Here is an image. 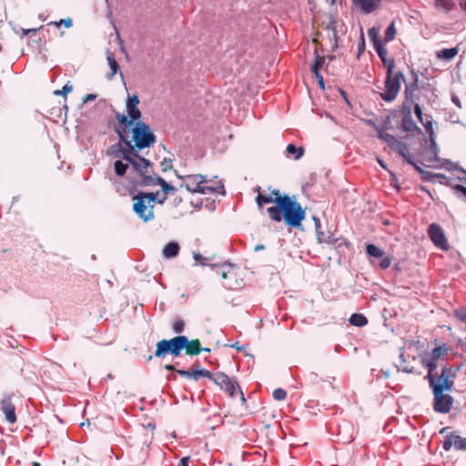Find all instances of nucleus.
<instances>
[{
  "mask_svg": "<svg viewBox=\"0 0 466 466\" xmlns=\"http://www.w3.org/2000/svg\"><path fill=\"white\" fill-rule=\"evenodd\" d=\"M127 163L130 164L132 170L140 176L141 186H144L147 177H155V176H151V162L139 156L138 152H134L131 160L127 161Z\"/></svg>",
  "mask_w": 466,
  "mask_h": 466,
  "instance_id": "obj_8",
  "label": "nucleus"
},
{
  "mask_svg": "<svg viewBox=\"0 0 466 466\" xmlns=\"http://www.w3.org/2000/svg\"><path fill=\"white\" fill-rule=\"evenodd\" d=\"M73 89L72 86L69 85V84H66L63 86V88L61 90H56L54 92L55 95L56 96H60V95H66L67 93L71 92Z\"/></svg>",
  "mask_w": 466,
  "mask_h": 466,
  "instance_id": "obj_50",
  "label": "nucleus"
},
{
  "mask_svg": "<svg viewBox=\"0 0 466 466\" xmlns=\"http://www.w3.org/2000/svg\"><path fill=\"white\" fill-rule=\"evenodd\" d=\"M179 249V245L175 241H171L165 246L163 249V256L166 258H175L178 255Z\"/></svg>",
  "mask_w": 466,
  "mask_h": 466,
  "instance_id": "obj_23",
  "label": "nucleus"
},
{
  "mask_svg": "<svg viewBox=\"0 0 466 466\" xmlns=\"http://www.w3.org/2000/svg\"><path fill=\"white\" fill-rule=\"evenodd\" d=\"M116 119L118 121V123L120 125H122L123 127H131V126H135V123L136 121L133 120L131 117L124 114H116Z\"/></svg>",
  "mask_w": 466,
  "mask_h": 466,
  "instance_id": "obj_41",
  "label": "nucleus"
},
{
  "mask_svg": "<svg viewBox=\"0 0 466 466\" xmlns=\"http://www.w3.org/2000/svg\"><path fill=\"white\" fill-rule=\"evenodd\" d=\"M256 190L258 191L256 202L259 208H262L264 204L274 203L273 197L271 195L260 192V187H258Z\"/></svg>",
  "mask_w": 466,
  "mask_h": 466,
  "instance_id": "obj_27",
  "label": "nucleus"
},
{
  "mask_svg": "<svg viewBox=\"0 0 466 466\" xmlns=\"http://www.w3.org/2000/svg\"><path fill=\"white\" fill-rule=\"evenodd\" d=\"M325 62V58L323 56H320L317 51L315 52V60L313 65L311 66V72L313 74H317L321 69L323 64Z\"/></svg>",
  "mask_w": 466,
  "mask_h": 466,
  "instance_id": "obj_38",
  "label": "nucleus"
},
{
  "mask_svg": "<svg viewBox=\"0 0 466 466\" xmlns=\"http://www.w3.org/2000/svg\"><path fill=\"white\" fill-rule=\"evenodd\" d=\"M453 189L461 195V197H463L466 200V187L462 185H456L454 186Z\"/></svg>",
  "mask_w": 466,
  "mask_h": 466,
  "instance_id": "obj_54",
  "label": "nucleus"
},
{
  "mask_svg": "<svg viewBox=\"0 0 466 466\" xmlns=\"http://www.w3.org/2000/svg\"><path fill=\"white\" fill-rule=\"evenodd\" d=\"M458 370L459 368L453 370L452 367L444 365L441 367V372L437 370H427L428 372L424 379L427 380L431 391L439 390V388H441V390L452 391L454 388L453 379L456 377V371Z\"/></svg>",
  "mask_w": 466,
  "mask_h": 466,
  "instance_id": "obj_2",
  "label": "nucleus"
},
{
  "mask_svg": "<svg viewBox=\"0 0 466 466\" xmlns=\"http://www.w3.org/2000/svg\"><path fill=\"white\" fill-rule=\"evenodd\" d=\"M453 316L461 321V323L465 324V330H466V308L465 307H460L456 309L453 311Z\"/></svg>",
  "mask_w": 466,
  "mask_h": 466,
  "instance_id": "obj_42",
  "label": "nucleus"
},
{
  "mask_svg": "<svg viewBox=\"0 0 466 466\" xmlns=\"http://www.w3.org/2000/svg\"><path fill=\"white\" fill-rule=\"evenodd\" d=\"M194 259L196 260V262H198V264L202 265V266H205L207 265V258H204L201 254L199 253H196L194 254Z\"/></svg>",
  "mask_w": 466,
  "mask_h": 466,
  "instance_id": "obj_55",
  "label": "nucleus"
},
{
  "mask_svg": "<svg viewBox=\"0 0 466 466\" xmlns=\"http://www.w3.org/2000/svg\"><path fill=\"white\" fill-rule=\"evenodd\" d=\"M396 35V28L394 23H391L385 31L384 41L390 42L394 39Z\"/></svg>",
  "mask_w": 466,
  "mask_h": 466,
  "instance_id": "obj_43",
  "label": "nucleus"
},
{
  "mask_svg": "<svg viewBox=\"0 0 466 466\" xmlns=\"http://www.w3.org/2000/svg\"><path fill=\"white\" fill-rule=\"evenodd\" d=\"M268 195H271L273 197V200H274V203L276 204V206H279V199H283V197H284L280 194L279 190H278V189L272 190Z\"/></svg>",
  "mask_w": 466,
  "mask_h": 466,
  "instance_id": "obj_51",
  "label": "nucleus"
},
{
  "mask_svg": "<svg viewBox=\"0 0 466 466\" xmlns=\"http://www.w3.org/2000/svg\"><path fill=\"white\" fill-rule=\"evenodd\" d=\"M350 323L352 326L363 327L368 323V319L363 314L353 313L350 318Z\"/></svg>",
  "mask_w": 466,
  "mask_h": 466,
  "instance_id": "obj_29",
  "label": "nucleus"
},
{
  "mask_svg": "<svg viewBox=\"0 0 466 466\" xmlns=\"http://www.w3.org/2000/svg\"><path fill=\"white\" fill-rule=\"evenodd\" d=\"M324 234L322 232H318V239L319 242L331 243V238L329 237L328 239L323 238Z\"/></svg>",
  "mask_w": 466,
  "mask_h": 466,
  "instance_id": "obj_58",
  "label": "nucleus"
},
{
  "mask_svg": "<svg viewBox=\"0 0 466 466\" xmlns=\"http://www.w3.org/2000/svg\"><path fill=\"white\" fill-rule=\"evenodd\" d=\"M279 206L267 208L269 218L276 222L284 219L285 223L292 228L299 227L305 218V211L301 205L287 195H284L283 199H279Z\"/></svg>",
  "mask_w": 466,
  "mask_h": 466,
  "instance_id": "obj_1",
  "label": "nucleus"
},
{
  "mask_svg": "<svg viewBox=\"0 0 466 466\" xmlns=\"http://www.w3.org/2000/svg\"><path fill=\"white\" fill-rule=\"evenodd\" d=\"M191 375L194 380L198 381L200 377L208 378V380H212V378L214 376V373L210 372L207 370H191Z\"/></svg>",
  "mask_w": 466,
  "mask_h": 466,
  "instance_id": "obj_36",
  "label": "nucleus"
},
{
  "mask_svg": "<svg viewBox=\"0 0 466 466\" xmlns=\"http://www.w3.org/2000/svg\"><path fill=\"white\" fill-rule=\"evenodd\" d=\"M159 185L165 193L163 198L159 199L157 202L159 204H163L165 200L167 199V195L169 192H175L176 188L168 184L164 178H162L159 176H155V177H147L146 181L144 182V187H150V186H157Z\"/></svg>",
  "mask_w": 466,
  "mask_h": 466,
  "instance_id": "obj_14",
  "label": "nucleus"
},
{
  "mask_svg": "<svg viewBox=\"0 0 466 466\" xmlns=\"http://www.w3.org/2000/svg\"><path fill=\"white\" fill-rule=\"evenodd\" d=\"M187 345V336H177L171 339H162L157 343L155 357L164 358L167 353L178 357L181 350Z\"/></svg>",
  "mask_w": 466,
  "mask_h": 466,
  "instance_id": "obj_6",
  "label": "nucleus"
},
{
  "mask_svg": "<svg viewBox=\"0 0 466 466\" xmlns=\"http://www.w3.org/2000/svg\"><path fill=\"white\" fill-rule=\"evenodd\" d=\"M432 177V174L429 171H425V179L424 180H430Z\"/></svg>",
  "mask_w": 466,
  "mask_h": 466,
  "instance_id": "obj_63",
  "label": "nucleus"
},
{
  "mask_svg": "<svg viewBox=\"0 0 466 466\" xmlns=\"http://www.w3.org/2000/svg\"><path fill=\"white\" fill-rule=\"evenodd\" d=\"M436 7L448 13L455 6L454 0H434Z\"/></svg>",
  "mask_w": 466,
  "mask_h": 466,
  "instance_id": "obj_33",
  "label": "nucleus"
},
{
  "mask_svg": "<svg viewBox=\"0 0 466 466\" xmlns=\"http://www.w3.org/2000/svg\"><path fill=\"white\" fill-rule=\"evenodd\" d=\"M135 203L133 205L134 212L144 222H148L154 219V210L151 206L147 204L143 199V197L138 195L134 197Z\"/></svg>",
  "mask_w": 466,
  "mask_h": 466,
  "instance_id": "obj_12",
  "label": "nucleus"
},
{
  "mask_svg": "<svg viewBox=\"0 0 466 466\" xmlns=\"http://www.w3.org/2000/svg\"><path fill=\"white\" fill-rule=\"evenodd\" d=\"M354 5L363 14H370L376 11L381 5L382 0H351Z\"/></svg>",
  "mask_w": 466,
  "mask_h": 466,
  "instance_id": "obj_19",
  "label": "nucleus"
},
{
  "mask_svg": "<svg viewBox=\"0 0 466 466\" xmlns=\"http://www.w3.org/2000/svg\"><path fill=\"white\" fill-rule=\"evenodd\" d=\"M177 372L182 377L192 378L191 370H177Z\"/></svg>",
  "mask_w": 466,
  "mask_h": 466,
  "instance_id": "obj_57",
  "label": "nucleus"
},
{
  "mask_svg": "<svg viewBox=\"0 0 466 466\" xmlns=\"http://www.w3.org/2000/svg\"><path fill=\"white\" fill-rule=\"evenodd\" d=\"M139 98L138 96L134 94L132 96H128L127 99V105L138 106Z\"/></svg>",
  "mask_w": 466,
  "mask_h": 466,
  "instance_id": "obj_52",
  "label": "nucleus"
},
{
  "mask_svg": "<svg viewBox=\"0 0 466 466\" xmlns=\"http://www.w3.org/2000/svg\"><path fill=\"white\" fill-rule=\"evenodd\" d=\"M374 49L380 58L382 64L386 66V69H388V66L392 64V67H395V60L394 58H387L388 51L386 47L382 44H377L376 46H374Z\"/></svg>",
  "mask_w": 466,
  "mask_h": 466,
  "instance_id": "obj_21",
  "label": "nucleus"
},
{
  "mask_svg": "<svg viewBox=\"0 0 466 466\" xmlns=\"http://www.w3.org/2000/svg\"><path fill=\"white\" fill-rule=\"evenodd\" d=\"M439 390H432L433 394V410L438 413H448L451 411L453 405V397L448 393H445L446 390H441V388Z\"/></svg>",
  "mask_w": 466,
  "mask_h": 466,
  "instance_id": "obj_9",
  "label": "nucleus"
},
{
  "mask_svg": "<svg viewBox=\"0 0 466 466\" xmlns=\"http://www.w3.org/2000/svg\"><path fill=\"white\" fill-rule=\"evenodd\" d=\"M47 25H55L57 28H59L61 25H65L66 27L69 28L73 25V21L71 18H66V19H60L59 21H56V22H50Z\"/></svg>",
  "mask_w": 466,
  "mask_h": 466,
  "instance_id": "obj_45",
  "label": "nucleus"
},
{
  "mask_svg": "<svg viewBox=\"0 0 466 466\" xmlns=\"http://www.w3.org/2000/svg\"><path fill=\"white\" fill-rule=\"evenodd\" d=\"M207 179L203 175H189L186 177V182L184 187L186 189L192 193H198V188L201 187V184H206Z\"/></svg>",
  "mask_w": 466,
  "mask_h": 466,
  "instance_id": "obj_18",
  "label": "nucleus"
},
{
  "mask_svg": "<svg viewBox=\"0 0 466 466\" xmlns=\"http://www.w3.org/2000/svg\"><path fill=\"white\" fill-rule=\"evenodd\" d=\"M368 36L373 44V47L376 46L377 44H382V40L380 35V31L376 27H371L368 30Z\"/></svg>",
  "mask_w": 466,
  "mask_h": 466,
  "instance_id": "obj_35",
  "label": "nucleus"
},
{
  "mask_svg": "<svg viewBox=\"0 0 466 466\" xmlns=\"http://www.w3.org/2000/svg\"><path fill=\"white\" fill-rule=\"evenodd\" d=\"M415 79L414 83L410 85H407L405 87V101L402 105L401 111L403 113V116H411V107H410V102H412V93L417 89V81H418V76L414 74Z\"/></svg>",
  "mask_w": 466,
  "mask_h": 466,
  "instance_id": "obj_16",
  "label": "nucleus"
},
{
  "mask_svg": "<svg viewBox=\"0 0 466 466\" xmlns=\"http://www.w3.org/2000/svg\"><path fill=\"white\" fill-rule=\"evenodd\" d=\"M451 100L457 106L461 107V102L458 96H453Z\"/></svg>",
  "mask_w": 466,
  "mask_h": 466,
  "instance_id": "obj_62",
  "label": "nucleus"
},
{
  "mask_svg": "<svg viewBox=\"0 0 466 466\" xmlns=\"http://www.w3.org/2000/svg\"><path fill=\"white\" fill-rule=\"evenodd\" d=\"M96 98V95L88 94L83 100L84 103H87L89 101H94Z\"/></svg>",
  "mask_w": 466,
  "mask_h": 466,
  "instance_id": "obj_59",
  "label": "nucleus"
},
{
  "mask_svg": "<svg viewBox=\"0 0 466 466\" xmlns=\"http://www.w3.org/2000/svg\"><path fill=\"white\" fill-rule=\"evenodd\" d=\"M286 152L288 155H293L294 158L298 160L303 156L304 149L302 147H296L293 144H289L286 148Z\"/></svg>",
  "mask_w": 466,
  "mask_h": 466,
  "instance_id": "obj_32",
  "label": "nucleus"
},
{
  "mask_svg": "<svg viewBox=\"0 0 466 466\" xmlns=\"http://www.w3.org/2000/svg\"><path fill=\"white\" fill-rule=\"evenodd\" d=\"M184 349L186 350V354L189 356L198 355L202 351L199 339L189 340L187 339V345Z\"/></svg>",
  "mask_w": 466,
  "mask_h": 466,
  "instance_id": "obj_22",
  "label": "nucleus"
},
{
  "mask_svg": "<svg viewBox=\"0 0 466 466\" xmlns=\"http://www.w3.org/2000/svg\"><path fill=\"white\" fill-rule=\"evenodd\" d=\"M428 236L432 243L441 250H448L449 244L442 228L436 223H431L428 228Z\"/></svg>",
  "mask_w": 466,
  "mask_h": 466,
  "instance_id": "obj_11",
  "label": "nucleus"
},
{
  "mask_svg": "<svg viewBox=\"0 0 466 466\" xmlns=\"http://www.w3.org/2000/svg\"><path fill=\"white\" fill-rule=\"evenodd\" d=\"M339 441L342 443H350L354 440V428L350 422L344 421L338 426Z\"/></svg>",
  "mask_w": 466,
  "mask_h": 466,
  "instance_id": "obj_17",
  "label": "nucleus"
},
{
  "mask_svg": "<svg viewBox=\"0 0 466 466\" xmlns=\"http://www.w3.org/2000/svg\"><path fill=\"white\" fill-rule=\"evenodd\" d=\"M400 363L396 365L397 369H398V371L401 370L405 373H412L413 372V368H409L408 366L405 365V362H406V359H405V355H404V352L401 351L400 353Z\"/></svg>",
  "mask_w": 466,
  "mask_h": 466,
  "instance_id": "obj_39",
  "label": "nucleus"
},
{
  "mask_svg": "<svg viewBox=\"0 0 466 466\" xmlns=\"http://www.w3.org/2000/svg\"><path fill=\"white\" fill-rule=\"evenodd\" d=\"M273 398L277 400H283L286 399L287 397V392L286 390H284L283 389H276L274 391H273Z\"/></svg>",
  "mask_w": 466,
  "mask_h": 466,
  "instance_id": "obj_47",
  "label": "nucleus"
},
{
  "mask_svg": "<svg viewBox=\"0 0 466 466\" xmlns=\"http://www.w3.org/2000/svg\"><path fill=\"white\" fill-rule=\"evenodd\" d=\"M414 113H415L416 116L418 117L419 121L420 123H423V121H424L423 114H422L421 107L420 106L419 104H415V106H414Z\"/></svg>",
  "mask_w": 466,
  "mask_h": 466,
  "instance_id": "obj_53",
  "label": "nucleus"
},
{
  "mask_svg": "<svg viewBox=\"0 0 466 466\" xmlns=\"http://www.w3.org/2000/svg\"><path fill=\"white\" fill-rule=\"evenodd\" d=\"M0 410L5 414V420L9 423L16 421L15 406L12 402V396H5L0 402Z\"/></svg>",
  "mask_w": 466,
  "mask_h": 466,
  "instance_id": "obj_15",
  "label": "nucleus"
},
{
  "mask_svg": "<svg viewBox=\"0 0 466 466\" xmlns=\"http://www.w3.org/2000/svg\"><path fill=\"white\" fill-rule=\"evenodd\" d=\"M158 193H149V192H139L137 195L139 197H143V199L154 208V204L157 202V195Z\"/></svg>",
  "mask_w": 466,
  "mask_h": 466,
  "instance_id": "obj_40",
  "label": "nucleus"
},
{
  "mask_svg": "<svg viewBox=\"0 0 466 466\" xmlns=\"http://www.w3.org/2000/svg\"><path fill=\"white\" fill-rule=\"evenodd\" d=\"M132 140L134 142V145H132L134 152H138L154 145L157 137L147 123L137 121L132 129Z\"/></svg>",
  "mask_w": 466,
  "mask_h": 466,
  "instance_id": "obj_3",
  "label": "nucleus"
},
{
  "mask_svg": "<svg viewBox=\"0 0 466 466\" xmlns=\"http://www.w3.org/2000/svg\"><path fill=\"white\" fill-rule=\"evenodd\" d=\"M458 52V47L444 48L437 52V56L441 59L450 61L457 56Z\"/></svg>",
  "mask_w": 466,
  "mask_h": 466,
  "instance_id": "obj_25",
  "label": "nucleus"
},
{
  "mask_svg": "<svg viewBox=\"0 0 466 466\" xmlns=\"http://www.w3.org/2000/svg\"><path fill=\"white\" fill-rule=\"evenodd\" d=\"M366 254L370 258H380L384 256V252L374 244H368L366 246Z\"/></svg>",
  "mask_w": 466,
  "mask_h": 466,
  "instance_id": "obj_28",
  "label": "nucleus"
},
{
  "mask_svg": "<svg viewBox=\"0 0 466 466\" xmlns=\"http://www.w3.org/2000/svg\"><path fill=\"white\" fill-rule=\"evenodd\" d=\"M226 267L231 268L232 265L230 263H225V264L220 265L219 267H218V273H219L223 279H227L228 274V271L225 270Z\"/></svg>",
  "mask_w": 466,
  "mask_h": 466,
  "instance_id": "obj_49",
  "label": "nucleus"
},
{
  "mask_svg": "<svg viewBox=\"0 0 466 466\" xmlns=\"http://www.w3.org/2000/svg\"><path fill=\"white\" fill-rule=\"evenodd\" d=\"M421 124L424 126L426 132L429 134L432 145L435 147L436 143L433 138L434 131H433V127H432L431 116H427L426 120L423 121V123H421Z\"/></svg>",
  "mask_w": 466,
  "mask_h": 466,
  "instance_id": "obj_37",
  "label": "nucleus"
},
{
  "mask_svg": "<svg viewBox=\"0 0 466 466\" xmlns=\"http://www.w3.org/2000/svg\"><path fill=\"white\" fill-rule=\"evenodd\" d=\"M129 163H127V161L126 162H123V159H118V160H116L114 162V171H115V174L118 177H123L126 175L127 169H128V167H129Z\"/></svg>",
  "mask_w": 466,
  "mask_h": 466,
  "instance_id": "obj_26",
  "label": "nucleus"
},
{
  "mask_svg": "<svg viewBox=\"0 0 466 466\" xmlns=\"http://www.w3.org/2000/svg\"><path fill=\"white\" fill-rule=\"evenodd\" d=\"M452 447L456 451H466V438L460 436L456 431L448 433L442 441V449L449 451Z\"/></svg>",
  "mask_w": 466,
  "mask_h": 466,
  "instance_id": "obj_13",
  "label": "nucleus"
},
{
  "mask_svg": "<svg viewBox=\"0 0 466 466\" xmlns=\"http://www.w3.org/2000/svg\"><path fill=\"white\" fill-rule=\"evenodd\" d=\"M418 172L421 174L422 179H425V170H423L416 162L415 166H412Z\"/></svg>",
  "mask_w": 466,
  "mask_h": 466,
  "instance_id": "obj_60",
  "label": "nucleus"
},
{
  "mask_svg": "<svg viewBox=\"0 0 466 466\" xmlns=\"http://www.w3.org/2000/svg\"><path fill=\"white\" fill-rule=\"evenodd\" d=\"M380 261L379 263V267L381 268V269H387L390 268V264H391V258L390 257H385L383 256L382 258H380Z\"/></svg>",
  "mask_w": 466,
  "mask_h": 466,
  "instance_id": "obj_48",
  "label": "nucleus"
},
{
  "mask_svg": "<svg viewBox=\"0 0 466 466\" xmlns=\"http://www.w3.org/2000/svg\"><path fill=\"white\" fill-rule=\"evenodd\" d=\"M106 59L108 62V66L111 69V74L109 76V78H112L119 70V65L117 61L115 58V56L111 52H107L106 54Z\"/></svg>",
  "mask_w": 466,
  "mask_h": 466,
  "instance_id": "obj_30",
  "label": "nucleus"
},
{
  "mask_svg": "<svg viewBox=\"0 0 466 466\" xmlns=\"http://www.w3.org/2000/svg\"><path fill=\"white\" fill-rule=\"evenodd\" d=\"M219 189H222L221 193L225 194L224 186L221 183L219 184V186L218 187L201 184V187L198 190V193L207 195V194H213L216 192H219Z\"/></svg>",
  "mask_w": 466,
  "mask_h": 466,
  "instance_id": "obj_31",
  "label": "nucleus"
},
{
  "mask_svg": "<svg viewBox=\"0 0 466 466\" xmlns=\"http://www.w3.org/2000/svg\"><path fill=\"white\" fill-rule=\"evenodd\" d=\"M446 344L433 348L430 352H426L421 357V364L427 370H434L438 368V360L448 352Z\"/></svg>",
  "mask_w": 466,
  "mask_h": 466,
  "instance_id": "obj_10",
  "label": "nucleus"
},
{
  "mask_svg": "<svg viewBox=\"0 0 466 466\" xmlns=\"http://www.w3.org/2000/svg\"><path fill=\"white\" fill-rule=\"evenodd\" d=\"M172 329L174 330L175 333H177V334H180L184 331V329H185V322L182 319H177L173 325H172Z\"/></svg>",
  "mask_w": 466,
  "mask_h": 466,
  "instance_id": "obj_46",
  "label": "nucleus"
},
{
  "mask_svg": "<svg viewBox=\"0 0 466 466\" xmlns=\"http://www.w3.org/2000/svg\"><path fill=\"white\" fill-rule=\"evenodd\" d=\"M392 64L386 70L385 89L380 94L381 99L386 102H392L396 99L401 82L405 81L404 75L400 71H394Z\"/></svg>",
  "mask_w": 466,
  "mask_h": 466,
  "instance_id": "obj_4",
  "label": "nucleus"
},
{
  "mask_svg": "<svg viewBox=\"0 0 466 466\" xmlns=\"http://www.w3.org/2000/svg\"><path fill=\"white\" fill-rule=\"evenodd\" d=\"M220 390H224L231 398L235 397L237 390H239L241 399L245 401L244 393L242 392L238 381L234 379L229 378L224 372L214 373L212 380Z\"/></svg>",
  "mask_w": 466,
  "mask_h": 466,
  "instance_id": "obj_7",
  "label": "nucleus"
},
{
  "mask_svg": "<svg viewBox=\"0 0 466 466\" xmlns=\"http://www.w3.org/2000/svg\"><path fill=\"white\" fill-rule=\"evenodd\" d=\"M189 457H184L180 460L178 466H188Z\"/></svg>",
  "mask_w": 466,
  "mask_h": 466,
  "instance_id": "obj_61",
  "label": "nucleus"
},
{
  "mask_svg": "<svg viewBox=\"0 0 466 466\" xmlns=\"http://www.w3.org/2000/svg\"><path fill=\"white\" fill-rule=\"evenodd\" d=\"M401 126L405 132L418 131L419 133H422L421 129L413 121L412 116H403Z\"/></svg>",
  "mask_w": 466,
  "mask_h": 466,
  "instance_id": "obj_24",
  "label": "nucleus"
},
{
  "mask_svg": "<svg viewBox=\"0 0 466 466\" xmlns=\"http://www.w3.org/2000/svg\"><path fill=\"white\" fill-rule=\"evenodd\" d=\"M126 107H127V115L129 117H131L136 122L140 121L139 119L141 117V111L138 108V106H132V105L126 104Z\"/></svg>",
  "mask_w": 466,
  "mask_h": 466,
  "instance_id": "obj_34",
  "label": "nucleus"
},
{
  "mask_svg": "<svg viewBox=\"0 0 466 466\" xmlns=\"http://www.w3.org/2000/svg\"><path fill=\"white\" fill-rule=\"evenodd\" d=\"M116 132L118 135L119 141L111 145L106 149V156L116 160L123 159L127 162L131 160V157L134 153L132 143L127 139L124 129L120 130L116 127Z\"/></svg>",
  "mask_w": 466,
  "mask_h": 466,
  "instance_id": "obj_5",
  "label": "nucleus"
},
{
  "mask_svg": "<svg viewBox=\"0 0 466 466\" xmlns=\"http://www.w3.org/2000/svg\"><path fill=\"white\" fill-rule=\"evenodd\" d=\"M397 153L403 157L406 163L410 166H415V161L412 159L411 155L407 152V146L405 144L403 149L398 150Z\"/></svg>",
  "mask_w": 466,
  "mask_h": 466,
  "instance_id": "obj_44",
  "label": "nucleus"
},
{
  "mask_svg": "<svg viewBox=\"0 0 466 466\" xmlns=\"http://www.w3.org/2000/svg\"><path fill=\"white\" fill-rule=\"evenodd\" d=\"M313 75H314L315 78L318 80V84H319V87L324 89L325 84H324L323 76H321V74L319 72V73L313 74Z\"/></svg>",
  "mask_w": 466,
  "mask_h": 466,
  "instance_id": "obj_56",
  "label": "nucleus"
},
{
  "mask_svg": "<svg viewBox=\"0 0 466 466\" xmlns=\"http://www.w3.org/2000/svg\"><path fill=\"white\" fill-rule=\"evenodd\" d=\"M264 248H265L264 245H261V244L260 245H257L255 247V251H259V250H262Z\"/></svg>",
  "mask_w": 466,
  "mask_h": 466,
  "instance_id": "obj_64",
  "label": "nucleus"
},
{
  "mask_svg": "<svg viewBox=\"0 0 466 466\" xmlns=\"http://www.w3.org/2000/svg\"><path fill=\"white\" fill-rule=\"evenodd\" d=\"M378 137L387 143V145L395 152L398 150H402L404 147V143L398 140L393 135L384 132L382 130H378Z\"/></svg>",
  "mask_w": 466,
  "mask_h": 466,
  "instance_id": "obj_20",
  "label": "nucleus"
}]
</instances>
